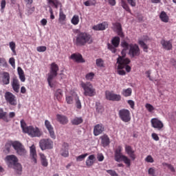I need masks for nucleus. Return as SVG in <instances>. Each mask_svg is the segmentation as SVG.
<instances>
[{"instance_id": "4c0bfd02", "label": "nucleus", "mask_w": 176, "mask_h": 176, "mask_svg": "<svg viewBox=\"0 0 176 176\" xmlns=\"http://www.w3.org/2000/svg\"><path fill=\"white\" fill-rule=\"evenodd\" d=\"M47 2L50 6H54L56 9H58V6L60 5V1H58V0H47Z\"/></svg>"}, {"instance_id": "20e7f679", "label": "nucleus", "mask_w": 176, "mask_h": 176, "mask_svg": "<svg viewBox=\"0 0 176 176\" xmlns=\"http://www.w3.org/2000/svg\"><path fill=\"white\" fill-rule=\"evenodd\" d=\"M80 87L84 90V96L86 97H94L96 96V89L93 86V84L90 82H85L83 81L80 82Z\"/></svg>"}, {"instance_id": "ea45409f", "label": "nucleus", "mask_w": 176, "mask_h": 176, "mask_svg": "<svg viewBox=\"0 0 176 176\" xmlns=\"http://www.w3.org/2000/svg\"><path fill=\"white\" fill-rule=\"evenodd\" d=\"M138 44L140 45V47L143 49V51L145 52V53H148V45L144 42L142 40L138 41Z\"/></svg>"}, {"instance_id": "c85d7f7f", "label": "nucleus", "mask_w": 176, "mask_h": 176, "mask_svg": "<svg viewBox=\"0 0 176 176\" xmlns=\"http://www.w3.org/2000/svg\"><path fill=\"white\" fill-rule=\"evenodd\" d=\"M160 19L163 23H168V21L170 20L168 15H167V13H166L164 11L161 12Z\"/></svg>"}, {"instance_id": "39448f33", "label": "nucleus", "mask_w": 176, "mask_h": 176, "mask_svg": "<svg viewBox=\"0 0 176 176\" xmlns=\"http://www.w3.org/2000/svg\"><path fill=\"white\" fill-rule=\"evenodd\" d=\"M59 67L58 65L56 64V63H52L50 65V74H48L47 82L49 86L53 87V83H52L53 79L57 76L58 72Z\"/></svg>"}, {"instance_id": "e433bc0d", "label": "nucleus", "mask_w": 176, "mask_h": 176, "mask_svg": "<svg viewBox=\"0 0 176 176\" xmlns=\"http://www.w3.org/2000/svg\"><path fill=\"white\" fill-rule=\"evenodd\" d=\"M75 97H76V95H66L65 101L67 104H74V100H75Z\"/></svg>"}, {"instance_id": "13d9d810", "label": "nucleus", "mask_w": 176, "mask_h": 176, "mask_svg": "<svg viewBox=\"0 0 176 176\" xmlns=\"http://www.w3.org/2000/svg\"><path fill=\"white\" fill-rule=\"evenodd\" d=\"M5 8H6V0H1V12H3V10H5Z\"/></svg>"}, {"instance_id": "de8ad7c7", "label": "nucleus", "mask_w": 176, "mask_h": 176, "mask_svg": "<svg viewBox=\"0 0 176 176\" xmlns=\"http://www.w3.org/2000/svg\"><path fill=\"white\" fill-rule=\"evenodd\" d=\"M96 109L98 113H102V112H104V107L100 103L96 104Z\"/></svg>"}, {"instance_id": "f3484780", "label": "nucleus", "mask_w": 176, "mask_h": 176, "mask_svg": "<svg viewBox=\"0 0 176 176\" xmlns=\"http://www.w3.org/2000/svg\"><path fill=\"white\" fill-rule=\"evenodd\" d=\"M115 160L116 162H118V163H120V162H124L125 164H126L127 167H130L131 166V162L130 159H129L127 157L122 155H115Z\"/></svg>"}, {"instance_id": "2eb2a0df", "label": "nucleus", "mask_w": 176, "mask_h": 176, "mask_svg": "<svg viewBox=\"0 0 176 176\" xmlns=\"http://www.w3.org/2000/svg\"><path fill=\"white\" fill-rule=\"evenodd\" d=\"M151 126L153 129H156L159 131L164 127V124H163V122L162 120H159L158 118H152L151 120Z\"/></svg>"}, {"instance_id": "09e8293b", "label": "nucleus", "mask_w": 176, "mask_h": 176, "mask_svg": "<svg viewBox=\"0 0 176 176\" xmlns=\"http://www.w3.org/2000/svg\"><path fill=\"white\" fill-rule=\"evenodd\" d=\"M0 67H5V68L8 67V62H6V58H0Z\"/></svg>"}, {"instance_id": "ddd939ff", "label": "nucleus", "mask_w": 176, "mask_h": 176, "mask_svg": "<svg viewBox=\"0 0 176 176\" xmlns=\"http://www.w3.org/2000/svg\"><path fill=\"white\" fill-rule=\"evenodd\" d=\"M40 147L42 151L53 149V141L50 139H43L40 141Z\"/></svg>"}, {"instance_id": "5fc2aeb1", "label": "nucleus", "mask_w": 176, "mask_h": 176, "mask_svg": "<svg viewBox=\"0 0 176 176\" xmlns=\"http://www.w3.org/2000/svg\"><path fill=\"white\" fill-rule=\"evenodd\" d=\"M121 46H122V47H124V49L127 50V49H129V47H130V44H129L127 43V41H123L121 42Z\"/></svg>"}, {"instance_id": "37998d69", "label": "nucleus", "mask_w": 176, "mask_h": 176, "mask_svg": "<svg viewBox=\"0 0 176 176\" xmlns=\"http://www.w3.org/2000/svg\"><path fill=\"white\" fill-rule=\"evenodd\" d=\"M85 6H96L97 5V0H87L84 2Z\"/></svg>"}, {"instance_id": "473e14b6", "label": "nucleus", "mask_w": 176, "mask_h": 176, "mask_svg": "<svg viewBox=\"0 0 176 176\" xmlns=\"http://www.w3.org/2000/svg\"><path fill=\"white\" fill-rule=\"evenodd\" d=\"M8 113L3 111V109L0 108V119H2L4 122L8 123L9 122V118H8Z\"/></svg>"}, {"instance_id": "4d7b16f0", "label": "nucleus", "mask_w": 176, "mask_h": 176, "mask_svg": "<svg viewBox=\"0 0 176 176\" xmlns=\"http://www.w3.org/2000/svg\"><path fill=\"white\" fill-rule=\"evenodd\" d=\"M30 155H36V149L35 148V145H32L30 147Z\"/></svg>"}, {"instance_id": "2f4dec72", "label": "nucleus", "mask_w": 176, "mask_h": 176, "mask_svg": "<svg viewBox=\"0 0 176 176\" xmlns=\"http://www.w3.org/2000/svg\"><path fill=\"white\" fill-rule=\"evenodd\" d=\"M120 6H122V8L123 9H124L126 10V12H127L128 13L131 14V9H130V6L127 3V2H126V1L121 0L120 1Z\"/></svg>"}, {"instance_id": "393cba45", "label": "nucleus", "mask_w": 176, "mask_h": 176, "mask_svg": "<svg viewBox=\"0 0 176 176\" xmlns=\"http://www.w3.org/2000/svg\"><path fill=\"white\" fill-rule=\"evenodd\" d=\"M101 140V144L102 146L105 148V146H108L109 144H111V140L109 139V137L107 136V135H103L100 137Z\"/></svg>"}, {"instance_id": "6e6552de", "label": "nucleus", "mask_w": 176, "mask_h": 176, "mask_svg": "<svg viewBox=\"0 0 176 176\" xmlns=\"http://www.w3.org/2000/svg\"><path fill=\"white\" fill-rule=\"evenodd\" d=\"M119 45H120V37L114 36L111 39V44L107 43V48L109 50L111 51V53H116L117 47H119Z\"/></svg>"}, {"instance_id": "f257e3e1", "label": "nucleus", "mask_w": 176, "mask_h": 176, "mask_svg": "<svg viewBox=\"0 0 176 176\" xmlns=\"http://www.w3.org/2000/svg\"><path fill=\"white\" fill-rule=\"evenodd\" d=\"M21 127L23 130V132L28 134L32 138H35V137L39 138L42 136V131L37 126H27V123L24 120H21Z\"/></svg>"}, {"instance_id": "680f3d73", "label": "nucleus", "mask_w": 176, "mask_h": 176, "mask_svg": "<svg viewBox=\"0 0 176 176\" xmlns=\"http://www.w3.org/2000/svg\"><path fill=\"white\" fill-rule=\"evenodd\" d=\"M46 46H39L37 47L36 50L37 52H39V53L41 52H46Z\"/></svg>"}, {"instance_id": "72a5a7b5", "label": "nucleus", "mask_w": 176, "mask_h": 176, "mask_svg": "<svg viewBox=\"0 0 176 176\" xmlns=\"http://www.w3.org/2000/svg\"><path fill=\"white\" fill-rule=\"evenodd\" d=\"M115 27L117 30L118 35L121 38H123L124 36V34H123V31L122 30V24H120V23H116L115 24Z\"/></svg>"}, {"instance_id": "864d4df0", "label": "nucleus", "mask_w": 176, "mask_h": 176, "mask_svg": "<svg viewBox=\"0 0 176 176\" xmlns=\"http://www.w3.org/2000/svg\"><path fill=\"white\" fill-rule=\"evenodd\" d=\"M126 2L131 8H135L137 6V0H126Z\"/></svg>"}, {"instance_id": "79ce46f5", "label": "nucleus", "mask_w": 176, "mask_h": 176, "mask_svg": "<svg viewBox=\"0 0 176 176\" xmlns=\"http://www.w3.org/2000/svg\"><path fill=\"white\" fill-rule=\"evenodd\" d=\"M71 23L73 25H78L79 24V15H74L71 20Z\"/></svg>"}, {"instance_id": "052dcab7", "label": "nucleus", "mask_w": 176, "mask_h": 176, "mask_svg": "<svg viewBox=\"0 0 176 176\" xmlns=\"http://www.w3.org/2000/svg\"><path fill=\"white\" fill-rule=\"evenodd\" d=\"M148 175L155 176L156 170H155V168H148Z\"/></svg>"}, {"instance_id": "c9c22d12", "label": "nucleus", "mask_w": 176, "mask_h": 176, "mask_svg": "<svg viewBox=\"0 0 176 176\" xmlns=\"http://www.w3.org/2000/svg\"><path fill=\"white\" fill-rule=\"evenodd\" d=\"M133 93V89L131 88H127L122 89L121 94L124 97H130Z\"/></svg>"}, {"instance_id": "6ab92c4d", "label": "nucleus", "mask_w": 176, "mask_h": 176, "mask_svg": "<svg viewBox=\"0 0 176 176\" xmlns=\"http://www.w3.org/2000/svg\"><path fill=\"white\" fill-rule=\"evenodd\" d=\"M71 60L76 61V63H85V60L83 59V56L80 54H72L70 56Z\"/></svg>"}, {"instance_id": "cd10ccee", "label": "nucleus", "mask_w": 176, "mask_h": 176, "mask_svg": "<svg viewBox=\"0 0 176 176\" xmlns=\"http://www.w3.org/2000/svg\"><path fill=\"white\" fill-rule=\"evenodd\" d=\"M69 148V145L68 143H63L60 149V155H69V152L68 151Z\"/></svg>"}, {"instance_id": "f704fd0d", "label": "nucleus", "mask_w": 176, "mask_h": 176, "mask_svg": "<svg viewBox=\"0 0 176 176\" xmlns=\"http://www.w3.org/2000/svg\"><path fill=\"white\" fill-rule=\"evenodd\" d=\"M18 75L21 82H25V75L24 74V70L20 67L17 68Z\"/></svg>"}, {"instance_id": "4468645a", "label": "nucleus", "mask_w": 176, "mask_h": 176, "mask_svg": "<svg viewBox=\"0 0 176 176\" xmlns=\"http://www.w3.org/2000/svg\"><path fill=\"white\" fill-rule=\"evenodd\" d=\"M45 126L50 134V137L52 138V140H56V133H54V128L53 127V125H52L50 121L45 120Z\"/></svg>"}, {"instance_id": "9d476101", "label": "nucleus", "mask_w": 176, "mask_h": 176, "mask_svg": "<svg viewBox=\"0 0 176 176\" xmlns=\"http://www.w3.org/2000/svg\"><path fill=\"white\" fill-rule=\"evenodd\" d=\"M120 119L124 123H129L131 120V116L129 109H122L118 112Z\"/></svg>"}, {"instance_id": "a19ab883", "label": "nucleus", "mask_w": 176, "mask_h": 176, "mask_svg": "<svg viewBox=\"0 0 176 176\" xmlns=\"http://www.w3.org/2000/svg\"><path fill=\"white\" fill-rule=\"evenodd\" d=\"M96 65L98 68H104L105 67V64L104 63V60L102 58L96 59Z\"/></svg>"}, {"instance_id": "0eeeda50", "label": "nucleus", "mask_w": 176, "mask_h": 176, "mask_svg": "<svg viewBox=\"0 0 176 176\" xmlns=\"http://www.w3.org/2000/svg\"><path fill=\"white\" fill-rule=\"evenodd\" d=\"M12 148L14 149L17 155H25V153H27L25 147L23 143L19 141H12Z\"/></svg>"}, {"instance_id": "423d86ee", "label": "nucleus", "mask_w": 176, "mask_h": 176, "mask_svg": "<svg viewBox=\"0 0 176 176\" xmlns=\"http://www.w3.org/2000/svg\"><path fill=\"white\" fill-rule=\"evenodd\" d=\"M126 49H123L121 52L122 55L117 59L119 69H122L126 64H130V59L129 58H126Z\"/></svg>"}, {"instance_id": "bb28decb", "label": "nucleus", "mask_w": 176, "mask_h": 176, "mask_svg": "<svg viewBox=\"0 0 176 176\" xmlns=\"http://www.w3.org/2000/svg\"><path fill=\"white\" fill-rule=\"evenodd\" d=\"M94 162H96V157L94 155H91L88 157L87 160H86V166L89 167H91L93 164H94Z\"/></svg>"}, {"instance_id": "a211bd4d", "label": "nucleus", "mask_w": 176, "mask_h": 176, "mask_svg": "<svg viewBox=\"0 0 176 176\" xmlns=\"http://www.w3.org/2000/svg\"><path fill=\"white\" fill-rule=\"evenodd\" d=\"M105 131V127L102 124H98L94 127V135L97 137Z\"/></svg>"}, {"instance_id": "338daca9", "label": "nucleus", "mask_w": 176, "mask_h": 176, "mask_svg": "<svg viewBox=\"0 0 176 176\" xmlns=\"http://www.w3.org/2000/svg\"><path fill=\"white\" fill-rule=\"evenodd\" d=\"M37 155H32L30 156V159L32 160V163H34V164H36L37 163V160H36Z\"/></svg>"}, {"instance_id": "774afa93", "label": "nucleus", "mask_w": 176, "mask_h": 176, "mask_svg": "<svg viewBox=\"0 0 176 176\" xmlns=\"http://www.w3.org/2000/svg\"><path fill=\"white\" fill-rule=\"evenodd\" d=\"M127 102H128L129 105H130L131 108L132 109H134V107L135 105V103L132 100H129L127 101Z\"/></svg>"}, {"instance_id": "c03bdc74", "label": "nucleus", "mask_w": 176, "mask_h": 176, "mask_svg": "<svg viewBox=\"0 0 176 176\" xmlns=\"http://www.w3.org/2000/svg\"><path fill=\"white\" fill-rule=\"evenodd\" d=\"M125 152L127 155H134V149L131 146L126 145L125 146Z\"/></svg>"}, {"instance_id": "a878e982", "label": "nucleus", "mask_w": 176, "mask_h": 176, "mask_svg": "<svg viewBox=\"0 0 176 176\" xmlns=\"http://www.w3.org/2000/svg\"><path fill=\"white\" fill-rule=\"evenodd\" d=\"M67 19V15L64 14L63 10L60 9L58 21L60 24L64 25L65 24V20Z\"/></svg>"}, {"instance_id": "58836bf2", "label": "nucleus", "mask_w": 176, "mask_h": 176, "mask_svg": "<svg viewBox=\"0 0 176 176\" xmlns=\"http://www.w3.org/2000/svg\"><path fill=\"white\" fill-rule=\"evenodd\" d=\"M41 163L43 167H47V166H49V162H47V159L45 155H41Z\"/></svg>"}, {"instance_id": "603ef678", "label": "nucleus", "mask_w": 176, "mask_h": 176, "mask_svg": "<svg viewBox=\"0 0 176 176\" xmlns=\"http://www.w3.org/2000/svg\"><path fill=\"white\" fill-rule=\"evenodd\" d=\"M122 151H123V147H122V146H118L115 150V155H122Z\"/></svg>"}, {"instance_id": "9b49d317", "label": "nucleus", "mask_w": 176, "mask_h": 176, "mask_svg": "<svg viewBox=\"0 0 176 176\" xmlns=\"http://www.w3.org/2000/svg\"><path fill=\"white\" fill-rule=\"evenodd\" d=\"M5 100L8 104L16 107L17 105V98L10 91H6L4 95Z\"/></svg>"}, {"instance_id": "bf43d9fd", "label": "nucleus", "mask_w": 176, "mask_h": 176, "mask_svg": "<svg viewBox=\"0 0 176 176\" xmlns=\"http://www.w3.org/2000/svg\"><path fill=\"white\" fill-rule=\"evenodd\" d=\"M164 166H166V167H168V168L169 170H170V171L172 173H175V169L174 168V166H173V165L170 164H163Z\"/></svg>"}, {"instance_id": "c756f323", "label": "nucleus", "mask_w": 176, "mask_h": 176, "mask_svg": "<svg viewBox=\"0 0 176 176\" xmlns=\"http://www.w3.org/2000/svg\"><path fill=\"white\" fill-rule=\"evenodd\" d=\"M71 123L74 126H78V124L83 123V118L82 117H76L72 120Z\"/></svg>"}, {"instance_id": "e2e57ef3", "label": "nucleus", "mask_w": 176, "mask_h": 176, "mask_svg": "<svg viewBox=\"0 0 176 176\" xmlns=\"http://www.w3.org/2000/svg\"><path fill=\"white\" fill-rule=\"evenodd\" d=\"M107 173L108 174H109L111 176H118V173H116V171L113 170H107Z\"/></svg>"}, {"instance_id": "dca6fc26", "label": "nucleus", "mask_w": 176, "mask_h": 176, "mask_svg": "<svg viewBox=\"0 0 176 176\" xmlns=\"http://www.w3.org/2000/svg\"><path fill=\"white\" fill-rule=\"evenodd\" d=\"M161 45L164 50H173V40L162 39L160 41Z\"/></svg>"}, {"instance_id": "f8f14e48", "label": "nucleus", "mask_w": 176, "mask_h": 176, "mask_svg": "<svg viewBox=\"0 0 176 176\" xmlns=\"http://www.w3.org/2000/svg\"><path fill=\"white\" fill-rule=\"evenodd\" d=\"M105 97L109 101H120L122 100V96L111 91H105Z\"/></svg>"}, {"instance_id": "a18cd8bd", "label": "nucleus", "mask_w": 176, "mask_h": 176, "mask_svg": "<svg viewBox=\"0 0 176 176\" xmlns=\"http://www.w3.org/2000/svg\"><path fill=\"white\" fill-rule=\"evenodd\" d=\"M75 101L76 109H82V103L80 102V100H79V96H78V95H76Z\"/></svg>"}, {"instance_id": "0e129e2a", "label": "nucleus", "mask_w": 176, "mask_h": 176, "mask_svg": "<svg viewBox=\"0 0 176 176\" xmlns=\"http://www.w3.org/2000/svg\"><path fill=\"white\" fill-rule=\"evenodd\" d=\"M145 161H146L147 163H153V162H154L153 157H152V156H151V155H148V156L146 157Z\"/></svg>"}, {"instance_id": "aec40b11", "label": "nucleus", "mask_w": 176, "mask_h": 176, "mask_svg": "<svg viewBox=\"0 0 176 176\" xmlns=\"http://www.w3.org/2000/svg\"><path fill=\"white\" fill-rule=\"evenodd\" d=\"M11 85L15 93H19V91H20V81H19V79H17V78H14L12 79Z\"/></svg>"}, {"instance_id": "8fccbe9b", "label": "nucleus", "mask_w": 176, "mask_h": 176, "mask_svg": "<svg viewBox=\"0 0 176 176\" xmlns=\"http://www.w3.org/2000/svg\"><path fill=\"white\" fill-rule=\"evenodd\" d=\"M145 108L147 109V111H148L149 112H153V111H155V107H153V106L149 103H146L145 104Z\"/></svg>"}, {"instance_id": "412c9836", "label": "nucleus", "mask_w": 176, "mask_h": 176, "mask_svg": "<svg viewBox=\"0 0 176 176\" xmlns=\"http://www.w3.org/2000/svg\"><path fill=\"white\" fill-rule=\"evenodd\" d=\"M1 82L3 85H9L10 83V74L8 72H4L2 73Z\"/></svg>"}, {"instance_id": "3c124183", "label": "nucleus", "mask_w": 176, "mask_h": 176, "mask_svg": "<svg viewBox=\"0 0 176 176\" xmlns=\"http://www.w3.org/2000/svg\"><path fill=\"white\" fill-rule=\"evenodd\" d=\"M85 78L87 80H93V79H94V73H88L87 74H86Z\"/></svg>"}, {"instance_id": "1a4fd4ad", "label": "nucleus", "mask_w": 176, "mask_h": 176, "mask_svg": "<svg viewBox=\"0 0 176 176\" xmlns=\"http://www.w3.org/2000/svg\"><path fill=\"white\" fill-rule=\"evenodd\" d=\"M131 58H134L138 57L141 54V51L140 47L137 44H130L129 45V51L128 53Z\"/></svg>"}, {"instance_id": "49530a36", "label": "nucleus", "mask_w": 176, "mask_h": 176, "mask_svg": "<svg viewBox=\"0 0 176 176\" xmlns=\"http://www.w3.org/2000/svg\"><path fill=\"white\" fill-rule=\"evenodd\" d=\"M9 45H10V48L11 49L14 56H16V43L11 41V42H10Z\"/></svg>"}, {"instance_id": "7c9ffc66", "label": "nucleus", "mask_w": 176, "mask_h": 176, "mask_svg": "<svg viewBox=\"0 0 176 176\" xmlns=\"http://www.w3.org/2000/svg\"><path fill=\"white\" fill-rule=\"evenodd\" d=\"M63 89H58L56 91L54 92V98L57 100L58 101H61V98H63Z\"/></svg>"}, {"instance_id": "5701e85b", "label": "nucleus", "mask_w": 176, "mask_h": 176, "mask_svg": "<svg viewBox=\"0 0 176 176\" xmlns=\"http://www.w3.org/2000/svg\"><path fill=\"white\" fill-rule=\"evenodd\" d=\"M56 120L59 122L60 124H67L69 122L68 118L65 116L57 114L56 115Z\"/></svg>"}, {"instance_id": "6e6d98bb", "label": "nucleus", "mask_w": 176, "mask_h": 176, "mask_svg": "<svg viewBox=\"0 0 176 176\" xmlns=\"http://www.w3.org/2000/svg\"><path fill=\"white\" fill-rule=\"evenodd\" d=\"M9 64H10L12 68H16V60L14 58H10Z\"/></svg>"}, {"instance_id": "4be33fe9", "label": "nucleus", "mask_w": 176, "mask_h": 176, "mask_svg": "<svg viewBox=\"0 0 176 176\" xmlns=\"http://www.w3.org/2000/svg\"><path fill=\"white\" fill-rule=\"evenodd\" d=\"M92 28L94 31H104L108 28V23H107V22H103L93 26Z\"/></svg>"}, {"instance_id": "69168bd1", "label": "nucleus", "mask_w": 176, "mask_h": 176, "mask_svg": "<svg viewBox=\"0 0 176 176\" xmlns=\"http://www.w3.org/2000/svg\"><path fill=\"white\" fill-rule=\"evenodd\" d=\"M151 137L153 140H154V141H159V140H160V138H159V135H157V134L155 133H153L151 134Z\"/></svg>"}, {"instance_id": "b1692460", "label": "nucleus", "mask_w": 176, "mask_h": 176, "mask_svg": "<svg viewBox=\"0 0 176 176\" xmlns=\"http://www.w3.org/2000/svg\"><path fill=\"white\" fill-rule=\"evenodd\" d=\"M12 146H13V141H10L6 143L5 146L3 148V152L7 155L9 153H12Z\"/></svg>"}, {"instance_id": "f03ea898", "label": "nucleus", "mask_w": 176, "mask_h": 176, "mask_svg": "<svg viewBox=\"0 0 176 176\" xmlns=\"http://www.w3.org/2000/svg\"><path fill=\"white\" fill-rule=\"evenodd\" d=\"M7 166L10 168H13L18 175H21L23 173V166L19 163V158L15 155H8L5 159Z\"/></svg>"}, {"instance_id": "7ed1b4c3", "label": "nucleus", "mask_w": 176, "mask_h": 176, "mask_svg": "<svg viewBox=\"0 0 176 176\" xmlns=\"http://www.w3.org/2000/svg\"><path fill=\"white\" fill-rule=\"evenodd\" d=\"M93 43V37L89 33L79 32L76 36L75 44L76 46H85L86 44Z\"/></svg>"}]
</instances>
